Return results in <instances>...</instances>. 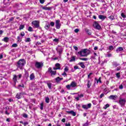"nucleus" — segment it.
Returning a JSON list of instances; mask_svg holds the SVG:
<instances>
[{"label":"nucleus","mask_w":126,"mask_h":126,"mask_svg":"<svg viewBox=\"0 0 126 126\" xmlns=\"http://www.w3.org/2000/svg\"><path fill=\"white\" fill-rule=\"evenodd\" d=\"M79 55H80L81 57H87L88 55L90 54H93V56L92 57V58L93 60H96V57H97V51H94L92 50L91 48L84 49L82 51H81L78 52Z\"/></svg>","instance_id":"1"},{"label":"nucleus","mask_w":126,"mask_h":126,"mask_svg":"<svg viewBox=\"0 0 126 126\" xmlns=\"http://www.w3.org/2000/svg\"><path fill=\"white\" fill-rule=\"evenodd\" d=\"M25 63H26L25 60L20 59L17 63V66L20 68V69H22V68L24 66Z\"/></svg>","instance_id":"2"},{"label":"nucleus","mask_w":126,"mask_h":126,"mask_svg":"<svg viewBox=\"0 0 126 126\" xmlns=\"http://www.w3.org/2000/svg\"><path fill=\"white\" fill-rule=\"evenodd\" d=\"M77 86L76 83L75 81H72L70 85L66 86V88L68 90H72V88H75Z\"/></svg>","instance_id":"3"},{"label":"nucleus","mask_w":126,"mask_h":126,"mask_svg":"<svg viewBox=\"0 0 126 126\" xmlns=\"http://www.w3.org/2000/svg\"><path fill=\"white\" fill-rule=\"evenodd\" d=\"M32 24L34 28L41 29V27H40V22L38 21H33L32 22Z\"/></svg>","instance_id":"4"},{"label":"nucleus","mask_w":126,"mask_h":126,"mask_svg":"<svg viewBox=\"0 0 126 126\" xmlns=\"http://www.w3.org/2000/svg\"><path fill=\"white\" fill-rule=\"evenodd\" d=\"M126 99L122 98V97H120L119 104L120 105L121 107H124L126 104Z\"/></svg>","instance_id":"5"},{"label":"nucleus","mask_w":126,"mask_h":126,"mask_svg":"<svg viewBox=\"0 0 126 126\" xmlns=\"http://www.w3.org/2000/svg\"><path fill=\"white\" fill-rule=\"evenodd\" d=\"M43 63L41 62H36L35 64V67L38 69L42 68V67H43Z\"/></svg>","instance_id":"6"},{"label":"nucleus","mask_w":126,"mask_h":126,"mask_svg":"<svg viewBox=\"0 0 126 126\" xmlns=\"http://www.w3.org/2000/svg\"><path fill=\"white\" fill-rule=\"evenodd\" d=\"M61 26H62V24H61V21L60 20H57L55 22V27L56 29H60L61 28Z\"/></svg>","instance_id":"7"},{"label":"nucleus","mask_w":126,"mask_h":126,"mask_svg":"<svg viewBox=\"0 0 126 126\" xmlns=\"http://www.w3.org/2000/svg\"><path fill=\"white\" fill-rule=\"evenodd\" d=\"M91 106H92L91 103H89L87 105L84 104L82 106V108L85 110H88V109H90V108H91Z\"/></svg>","instance_id":"8"},{"label":"nucleus","mask_w":126,"mask_h":126,"mask_svg":"<svg viewBox=\"0 0 126 126\" xmlns=\"http://www.w3.org/2000/svg\"><path fill=\"white\" fill-rule=\"evenodd\" d=\"M93 26L94 27V28H95V29H100V28H101V26H99V23H98V22H94V24H93Z\"/></svg>","instance_id":"9"},{"label":"nucleus","mask_w":126,"mask_h":126,"mask_svg":"<svg viewBox=\"0 0 126 126\" xmlns=\"http://www.w3.org/2000/svg\"><path fill=\"white\" fill-rule=\"evenodd\" d=\"M108 98L110 100H116V99H118V95H111Z\"/></svg>","instance_id":"10"},{"label":"nucleus","mask_w":126,"mask_h":126,"mask_svg":"<svg viewBox=\"0 0 126 126\" xmlns=\"http://www.w3.org/2000/svg\"><path fill=\"white\" fill-rule=\"evenodd\" d=\"M41 7L42 9H44V10H51L52 8H53L52 7H47V5L44 6H41Z\"/></svg>","instance_id":"11"},{"label":"nucleus","mask_w":126,"mask_h":126,"mask_svg":"<svg viewBox=\"0 0 126 126\" xmlns=\"http://www.w3.org/2000/svg\"><path fill=\"white\" fill-rule=\"evenodd\" d=\"M82 97H84L83 94H78V97H76L75 99L77 101H79V98H82Z\"/></svg>","instance_id":"12"},{"label":"nucleus","mask_w":126,"mask_h":126,"mask_svg":"<svg viewBox=\"0 0 126 126\" xmlns=\"http://www.w3.org/2000/svg\"><path fill=\"white\" fill-rule=\"evenodd\" d=\"M67 114H70V115H72L73 117H75V116H76V113L74 112L73 110L70 111H66Z\"/></svg>","instance_id":"13"},{"label":"nucleus","mask_w":126,"mask_h":126,"mask_svg":"<svg viewBox=\"0 0 126 126\" xmlns=\"http://www.w3.org/2000/svg\"><path fill=\"white\" fill-rule=\"evenodd\" d=\"M55 66L56 67H54V69L57 70V69H61V64L59 63H57L55 64Z\"/></svg>","instance_id":"14"},{"label":"nucleus","mask_w":126,"mask_h":126,"mask_svg":"<svg viewBox=\"0 0 126 126\" xmlns=\"http://www.w3.org/2000/svg\"><path fill=\"white\" fill-rule=\"evenodd\" d=\"M98 18L99 19H101V20L103 21V20H105V18H107V17L104 16V15H99L98 16Z\"/></svg>","instance_id":"15"},{"label":"nucleus","mask_w":126,"mask_h":126,"mask_svg":"<svg viewBox=\"0 0 126 126\" xmlns=\"http://www.w3.org/2000/svg\"><path fill=\"white\" fill-rule=\"evenodd\" d=\"M78 64V65H80L82 68H85V65H84V63L80 62Z\"/></svg>","instance_id":"16"},{"label":"nucleus","mask_w":126,"mask_h":126,"mask_svg":"<svg viewBox=\"0 0 126 126\" xmlns=\"http://www.w3.org/2000/svg\"><path fill=\"white\" fill-rule=\"evenodd\" d=\"M15 7L18 8V9H21L22 8V5L19 4V3H16L15 4Z\"/></svg>","instance_id":"17"},{"label":"nucleus","mask_w":126,"mask_h":126,"mask_svg":"<svg viewBox=\"0 0 126 126\" xmlns=\"http://www.w3.org/2000/svg\"><path fill=\"white\" fill-rule=\"evenodd\" d=\"M30 80H33L35 78V75L34 73H32L30 76Z\"/></svg>","instance_id":"18"},{"label":"nucleus","mask_w":126,"mask_h":126,"mask_svg":"<svg viewBox=\"0 0 126 126\" xmlns=\"http://www.w3.org/2000/svg\"><path fill=\"white\" fill-rule=\"evenodd\" d=\"M101 77H99L98 79H97L96 78L94 79V80L96 81V84H98V83H102V81H101Z\"/></svg>","instance_id":"19"},{"label":"nucleus","mask_w":126,"mask_h":126,"mask_svg":"<svg viewBox=\"0 0 126 126\" xmlns=\"http://www.w3.org/2000/svg\"><path fill=\"white\" fill-rule=\"evenodd\" d=\"M50 27H51V26L50 25V24H46L45 26L44 27V28L46 30H49V29H50Z\"/></svg>","instance_id":"20"},{"label":"nucleus","mask_w":126,"mask_h":126,"mask_svg":"<svg viewBox=\"0 0 126 126\" xmlns=\"http://www.w3.org/2000/svg\"><path fill=\"white\" fill-rule=\"evenodd\" d=\"M2 41H4V42L7 43V42H8V41H9V38L7 37H5L3 38V39L2 40Z\"/></svg>","instance_id":"21"},{"label":"nucleus","mask_w":126,"mask_h":126,"mask_svg":"<svg viewBox=\"0 0 126 126\" xmlns=\"http://www.w3.org/2000/svg\"><path fill=\"white\" fill-rule=\"evenodd\" d=\"M85 31L87 33V34H88V35H91V32H90V31L89 30V29H85Z\"/></svg>","instance_id":"22"},{"label":"nucleus","mask_w":126,"mask_h":126,"mask_svg":"<svg viewBox=\"0 0 126 126\" xmlns=\"http://www.w3.org/2000/svg\"><path fill=\"white\" fill-rule=\"evenodd\" d=\"M47 85L49 89L50 90L52 89V83L47 82Z\"/></svg>","instance_id":"23"},{"label":"nucleus","mask_w":126,"mask_h":126,"mask_svg":"<svg viewBox=\"0 0 126 126\" xmlns=\"http://www.w3.org/2000/svg\"><path fill=\"white\" fill-rule=\"evenodd\" d=\"M53 42L54 43H56V44H58L59 42H60V38H55L54 39H53Z\"/></svg>","instance_id":"24"},{"label":"nucleus","mask_w":126,"mask_h":126,"mask_svg":"<svg viewBox=\"0 0 126 126\" xmlns=\"http://www.w3.org/2000/svg\"><path fill=\"white\" fill-rule=\"evenodd\" d=\"M50 73L51 74V76H52V77H54V76H55V75H56V74H57V71H52L50 72Z\"/></svg>","instance_id":"25"},{"label":"nucleus","mask_w":126,"mask_h":126,"mask_svg":"<svg viewBox=\"0 0 126 126\" xmlns=\"http://www.w3.org/2000/svg\"><path fill=\"white\" fill-rule=\"evenodd\" d=\"M109 19H110L111 21H113V20H115V17L113 15H111L109 17H108Z\"/></svg>","instance_id":"26"},{"label":"nucleus","mask_w":126,"mask_h":126,"mask_svg":"<svg viewBox=\"0 0 126 126\" xmlns=\"http://www.w3.org/2000/svg\"><path fill=\"white\" fill-rule=\"evenodd\" d=\"M91 85H92V83L90 82V80H88V83H87V87H88V88H90Z\"/></svg>","instance_id":"27"},{"label":"nucleus","mask_w":126,"mask_h":126,"mask_svg":"<svg viewBox=\"0 0 126 126\" xmlns=\"http://www.w3.org/2000/svg\"><path fill=\"white\" fill-rule=\"evenodd\" d=\"M13 80L14 81V83H16V81H17V76L14 75L13 78Z\"/></svg>","instance_id":"28"},{"label":"nucleus","mask_w":126,"mask_h":126,"mask_svg":"<svg viewBox=\"0 0 126 126\" xmlns=\"http://www.w3.org/2000/svg\"><path fill=\"white\" fill-rule=\"evenodd\" d=\"M122 51H124V49L123 48H118L117 50H116V52L117 53H119V52H122Z\"/></svg>","instance_id":"29"},{"label":"nucleus","mask_w":126,"mask_h":126,"mask_svg":"<svg viewBox=\"0 0 126 126\" xmlns=\"http://www.w3.org/2000/svg\"><path fill=\"white\" fill-rule=\"evenodd\" d=\"M7 9H7L6 7L4 6L3 8H1L0 10H1V11H6Z\"/></svg>","instance_id":"30"},{"label":"nucleus","mask_w":126,"mask_h":126,"mask_svg":"<svg viewBox=\"0 0 126 126\" xmlns=\"http://www.w3.org/2000/svg\"><path fill=\"white\" fill-rule=\"evenodd\" d=\"M21 93L17 94L16 95V98H17V99H20L21 98Z\"/></svg>","instance_id":"31"},{"label":"nucleus","mask_w":126,"mask_h":126,"mask_svg":"<svg viewBox=\"0 0 126 126\" xmlns=\"http://www.w3.org/2000/svg\"><path fill=\"white\" fill-rule=\"evenodd\" d=\"M75 61V58L74 56L71 57V60L69 61L70 63Z\"/></svg>","instance_id":"32"},{"label":"nucleus","mask_w":126,"mask_h":126,"mask_svg":"<svg viewBox=\"0 0 126 126\" xmlns=\"http://www.w3.org/2000/svg\"><path fill=\"white\" fill-rule=\"evenodd\" d=\"M45 102L46 103H50V98L49 97H46L45 98Z\"/></svg>","instance_id":"33"},{"label":"nucleus","mask_w":126,"mask_h":126,"mask_svg":"<svg viewBox=\"0 0 126 126\" xmlns=\"http://www.w3.org/2000/svg\"><path fill=\"white\" fill-rule=\"evenodd\" d=\"M109 107H110V105L109 104H107L104 105V106L103 107V109H104V110H106L107 108H109Z\"/></svg>","instance_id":"34"},{"label":"nucleus","mask_w":126,"mask_h":126,"mask_svg":"<svg viewBox=\"0 0 126 126\" xmlns=\"http://www.w3.org/2000/svg\"><path fill=\"white\" fill-rule=\"evenodd\" d=\"M56 50L57 52H59V54L63 53V49H60V50H59V48H56Z\"/></svg>","instance_id":"35"},{"label":"nucleus","mask_w":126,"mask_h":126,"mask_svg":"<svg viewBox=\"0 0 126 126\" xmlns=\"http://www.w3.org/2000/svg\"><path fill=\"white\" fill-rule=\"evenodd\" d=\"M49 25H50V26H51L52 27H54V26H55V22H51L50 23Z\"/></svg>","instance_id":"36"},{"label":"nucleus","mask_w":126,"mask_h":126,"mask_svg":"<svg viewBox=\"0 0 126 126\" xmlns=\"http://www.w3.org/2000/svg\"><path fill=\"white\" fill-rule=\"evenodd\" d=\"M20 36H21L22 38V37H24V36H25V33L24 32H22L20 33Z\"/></svg>","instance_id":"37"},{"label":"nucleus","mask_w":126,"mask_h":126,"mask_svg":"<svg viewBox=\"0 0 126 126\" xmlns=\"http://www.w3.org/2000/svg\"><path fill=\"white\" fill-rule=\"evenodd\" d=\"M23 28H24V25H21L20 26L19 30H22V29H23Z\"/></svg>","instance_id":"38"},{"label":"nucleus","mask_w":126,"mask_h":126,"mask_svg":"<svg viewBox=\"0 0 126 126\" xmlns=\"http://www.w3.org/2000/svg\"><path fill=\"white\" fill-rule=\"evenodd\" d=\"M25 42H31V39L30 38H27L25 39Z\"/></svg>","instance_id":"39"},{"label":"nucleus","mask_w":126,"mask_h":126,"mask_svg":"<svg viewBox=\"0 0 126 126\" xmlns=\"http://www.w3.org/2000/svg\"><path fill=\"white\" fill-rule=\"evenodd\" d=\"M56 82H60V81H61L60 77H58L57 78H56Z\"/></svg>","instance_id":"40"},{"label":"nucleus","mask_w":126,"mask_h":126,"mask_svg":"<svg viewBox=\"0 0 126 126\" xmlns=\"http://www.w3.org/2000/svg\"><path fill=\"white\" fill-rule=\"evenodd\" d=\"M121 73H116V75L118 78H120L121 77Z\"/></svg>","instance_id":"41"},{"label":"nucleus","mask_w":126,"mask_h":126,"mask_svg":"<svg viewBox=\"0 0 126 126\" xmlns=\"http://www.w3.org/2000/svg\"><path fill=\"white\" fill-rule=\"evenodd\" d=\"M18 41H19L20 42H21V40H22V37L18 36L17 37Z\"/></svg>","instance_id":"42"},{"label":"nucleus","mask_w":126,"mask_h":126,"mask_svg":"<svg viewBox=\"0 0 126 126\" xmlns=\"http://www.w3.org/2000/svg\"><path fill=\"white\" fill-rule=\"evenodd\" d=\"M18 45H17V44L14 43V44H12V47L13 48H16V47H18Z\"/></svg>","instance_id":"43"},{"label":"nucleus","mask_w":126,"mask_h":126,"mask_svg":"<svg viewBox=\"0 0 126 126\" xmlns=\"http://www.w3.org/2000/svg\"><path fill=\"white\" fill-rule=\"evenodd\" d=\"M121 16H122V17H123V18H126V15H125V14H124V13H121Z\"/></svg>","instance_id":"44"},{"label":"nucleus","mask_w":126,"mask_h":126,"mask_svg":"<svg viewBox=\"0 0 126 126\" xmlns=\"http://www.w3.org/2000/svg\"><path fill=\"white\" fill-rule=\"evenodd\" d=\"M33 30V29L31 27H29L28 29V31L32 32Z\"/></svg>","instance_id":"45"},{"label":"nucleus","mask_w":126,"mask_h":126,"mask_svg":"<svg viewBox=\"0 0 126 126\" xmlns=\"http://www.w3.org/2000/svg\"><path fill=\"white\" fill-rule=\"evenodd\" d=\"M89 126V124H88V122H87L83 124V126Z\"/></svg>","instance_id":"46"},{"label":"nucleus","mask_w":126,"mask_h":126,"mask_svg":"<svg viewBox=\"0 0 126 126\" xmlns=\"http://www.w3.org/2000/svg\"><path fill=\"white\" fill-rule=\"evenodd\" d=\"M80 60L81 61H88V58H81Z\"/></svg>","instance_id":"47"},{"label":"nucleus","mask_w":126,"mask_h":126,"mask_svg":"<svg viewBox=\"0 0 126 126\" xmlns=\"http://www.w3.org/2000/svg\"><path fill=\"white\" fill-rule=\"evenodd\" d=\"M74 32L75 33H78V32H79V30L78 29H76L74 31Z\"/></svg>","instance_id":"48"},{"label":"nucleus","mask_w":126,"mask_h":126,"mask_svg":"<svg viewBox=\"0 0 126 126\" xmlns=\"http://www.w3.org/2000/svg\"><path fill=\"white\" fill-rule=\"evenodd\" d=\"M25 76H26V77H29V73L27 72H26Z\"/></svg>","instance_id":"49"},{"label":"nucleus","mask_w":126,"mask_h":126,"mask_svg":"<svg viewBox=\"0 0 126 126\" xmlns=\"http://www.w3.org/2000/svg\"><path fill=\"white\" fill-rule=\"evenodd\" d=\"M64 71H68V67L66 66L64 69Z\"/></svg>","instance_id":"50"},{"label":"nucleus","mask_w":126,"mask_h":126,"mask_svg":"<svg viewBox=\"0 0 126 126\" xmlns=\"http://www.w3.org/2000/svg\"><path fill=\"white\" fill-rule=\"evenodd\" d=\"M43 106H44V104H43V103H42L40 104V110H43Z\"/></svg>","instance_id":"51"},{"label":"nucleus","mask_w":126,"mask_h":126,"mask_svg":"<svg viewBox=\"0 0 126 126\" xmlns=\"http://www.w3.org/2000/svg\"><path fill=\"white\" fill-rule=\"evenodd\" d=\"M48 71L49 72H50V73H51V72H52V71H53V70H52V68H51V67H49V68H48Z\"/></svg>","instance_id":"52"},{"label":"nucleus","mask_w":126,"mask_h":126,"mask_svg":"<svg viewBox=\"0 0 126 126\" xmlns=\"http://www.w3.org/2000/svg\"><path fill=\"white\" fill-rule=\"evenodd\" d=\"M39 2H40L41 4H43V3L45 2V0H39Z\"/></svg>","instance_id":"53"},{"label":"nucleus","mask_w":126,"mask_h":126,"mask_svg":"<svg viewBox=\"0 0 126 126\" xmlns=\"http://www.w3.org/2000/svg\"><path fill=\"white\" fill-rule=\"evenodd\" d=\"M124 89V86L123 85H121L119 86V89Z\"/></svg>","instance_id":"54"},{"label":"nucleus","mask_w":126,"mask_h":126,"mask_svg":"<svg viewBox=\"0 0 126 126\" xmlns=\"http://www.w3.org/2000/svg\"><path fill=\"white\" fill-rule=\"evenodd\" d=\"M13 20H14V18L13 17L10 18L9 20V21H13Z\"/></svg>","instance_id":"55"},{"label":"nucleus","mask_w":126,"mask_h":126,"mask_svg":"<svg viewBox=\"0 0 126 126\" xmlns=\"http://www.w3.org/2000/svg\"><path fill=\"white\" fill-rule=\"evenodd\" d=\"M23 117L24 118H28V115H27V114H24L23 115Z\"/></svg>","instance_id":"56"},{"label":"nucleus","mask_w":126,"mask_h":126,"mask_svg":"<svg viewBox=\"0 0 126 126\" xmlns=\"http://www.w3.org/2000/svg\"><path fill=\"white\" fill-rule=\"evenodd\" d=\"M74 69H79V68L78 67V66L75 65L74 66Z\"/></svg>","instance_id":"57"},{"label":"nucleus","mask_w":126,"mask_h":126,"mask_svg":"<svg viewBox=\"0 0 126 126\" xmlns=\"http://www.w3.org/2000/svg\"><path fill=\"white\" fill-rule=\"evenodd\" d=\"M3 58V55L2 54H0V60H1Z\"/></svg>","instance_id":"58"},{"label":"nucleus","mask_w":126,"mask_h":126,"mask_svg":"<svg viewBox=\"0 0 126 126\" xmlns=\"http://www.w3.org/2000/svg\"><path fill=\"white\" fill-rule=\"evenodd\" d=\"M18 87H23V88H24V85H19Z\"/></svg>","instance_id":"59"},{"label":"nucleus","mask_w":126,"mask_h":126,"mask_svg":"<svg viewBox=\"0 0 126 126\" xmlns=\"http://www.w3.org/2000/svg\"><path fill=\"white\" fill-rule=\"evenodd\" d=\"M92 74H93L92 73H90L89 75H88V78H90V76H91Z\"/></svg>","instance_id":"60"},{"label":"nucleus","mask_w":126,"mask_h":126,"mask_svg":"<svg viewBox=\"0 0 126 126\" xmlns=\"http://www.w3.org/2000/svg\"><path fill=\"white\" fill-rule=\"evenodd\" d=\"M92 103H93L94 105H96V100H93Z\"/></svg>","instance_id":"61"},{"label":"nucleus","mask_w":126,"mask_h":126,"mask_svg":"<svg viewBox=\"0 0 126 126\" xmlns=\"http://www.w3.org/2000/svg\"><path fill=\"white\" fill-rule=\"evenodd\" d=\"M28 124H29L28 122H25L24 123L23 125L24 126H26L28 125Z\"/></svg>","instance_id":"62"},{"label":"nucleus","mask_w":126,"mask_h":126,"mask_svg":"<svg viewBox=\"0 0 126 126\" xmlns=\"http://www.w3.org/2000/svg\"><path fill=\"white\" fill-rule=\"evenodd\" d=\"M103 97H104V94H101L100 95V98H102Z\"/></svg>","instance_id":"63"},{"label":"nucleus","mask_w":126,"mask_h":126,"mask_svg":"<svg viewBox=\"0 0 126 126\" xmlns=\"http://www.w3.org/2000/svg\"><path fill=\"white\" fill-rule=\"evenodd\" d=\"M65 126H70L71 125L70 124V123H68V124L66 123L65 124Z\"/></svg>","instance_id":"64"}]
</instances>
